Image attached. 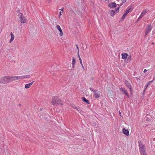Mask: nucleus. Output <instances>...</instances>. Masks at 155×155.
<instances>
[{"instance_id":"f257e3e1","label":"nucleus","mask_w":155,"mask_h":155,"mask_svg":"<svg viewBox=\"0 0 155 155\" xmlns=\"http://www.w3.org/2000/svg\"><path fill=\"white\" fill-rule=\"evenodd\" d=\"M9 83L20 79L29 78H30V75H27L21 76H8Z\"/></svg>"},{"instance_id":"f03ea898","label":"nucleus","mask_w":155,"mask_h":155,"mask_svg":"<svg viewBox=\"0 0 155 155\" xmlns=\"http://www.w3.org/2000/svg\"><path fill=\"white\" fill-rule=\"evenodd\" d=\"M51 104L53 105L57 104L62 106L63 105V103L61 100L56 97H52Z\"/></svg>"},{"instance_id":"7ed1b4c3","label":"nucleus","mask_w":155,"mask_h":155,"mask_svg":"<svg viewBox=\"0 0 155 155\" xmlns=\"http://www.w3.org/2000/svg\"><path fill=\"white\" fill-rule=\"evenodd\" d=\"M140 153L146 152L145 149V146L140 141H138Z\"/></svg>"},{"instance_id":"20e7f679","label":"nucleus","mask_w":155,"mask_h":155,"mask_svg":"<svg viewBox=\"0 0 155 155\" xmlns=\"http://www.w3.org/2000/svg\"><path fill=\"white\" fill-rule=\"evenodd\" d=\"M0 83L6 84L9 83L8 76H5L0 78Z\"/></svg>"},{"instance_id":"39448f33","label":"nucleus","mask_w":155,"mask_h":155,"mask_svg":"<svg viewBox=\"0 0 155 155\" xmlns=\"http://www.w3.org/2000/svg\"><path fill=\"white\" fill-rule=\"evenodd\" d=\"M152 28L150 25H147L145 29V35H147L148 33L151 31Z\"/></svg>"},{"instance_id":"423d86ee","label":"nucleus","mask_w":155,"mask_h":155,"mask_svg":"<svg viewBox=\"0 0 155 155\" xmlns=\"http://www.w3.org/2000/svg\"><path fill=\"white\" fill-rule=\"evenodd\" d=\"M125 84L127 87L130 90L131 93H132V88L130 84L127 81H125Z\"/></svg>"},{"instance_id":"0eeeda50","label":"nucleus","mask_w":155,"mask_h":155,"mask_svg":"<svg viewBox=\"0 0 155 155\" xmlns=\"http://www.w3.org/2000/svg\"><path fill=\"white\" fill-rule=\"evenodd\" d=\"M19 21L21 23H25L27 21V19L23 15H21L20 17Z\"/></svg>"},{"instance_id":"6e6552de","label":"nucleus","mask_w":155,"mask_h":155,"mask_svg":"<svg viewBox=\"0 0 155 155\" xmlns=\"http://www.w3.org/2000/svg\"><path fill=\"white\" fill-rule=\"evenodd\" d=\"M92 91L94 94V97L96 98H98L100 97V94L99 92H97V90H92Z\"/></svg>"},{"instance_id":"1a4fd4ad","label":"nucleus","mask_w":155,"mask_h":155,"mask_svg":"<svg viewBox=\"0 0 155 155\" xmlns=\"http://www.w3.org/2000/svg\"><path fill=\"white\" fill-rule=\"evenodd\" d=\"M56 27L57 29L60 32V36H62L63 35V32L60 26L59 25H57L56 26Z\"/></svg>"},{"instance_id":"9d476101","label":"nucleus","mask_w":155,"mask_h":155,"mask_svg":"<svg viewBox=\"0 0 155 155\" xmlns=\"http://www.w3.org/2000/svg\"><path fill=\"white\" fill-rule=\"evenodd\" d=\"M108 7L111 8H114L117 6L116 4L114 2H110L108 4Z\"/></svg>"},{"instance_id":"9b49d317","label":"nucleus","mask_w":155,"mask_h":155,"mask_svg":"<svg viewBox=\"0 0 155 155\" xmlns=\"http://www.w3.org/2000/svg\"><path fill=\"white\" fill-rule=\"evenodd\" d=\"M120 91L123 92L124 94H126L128 97H129V95L128 93L126 91L125 89L124 88L121 87L120 89Z\"/></svg>"},{"instance_id":"f8f14e48","label":"nucleus","mask_w":155,"mask_h":155,"mask_svg":"<svg viewBox=\"0 0 155 155\" xmlns=\"http://www.w3.org/2000/svg\"><path fill=\"white\" fill-rule=\"evenodd\" d=\"M148 10L147 9L143 10L140 15V17H143L148 12Z\"/></svg>"},{"instance_id":"ddd939ff","label":"nucleus","mask_w":155,"mask_h":155,"mask_svg":"<svg viewBox=\"0 0 155 155\" xmlns=\"http://www.w3.org/2000/svg\"><path fill=\"white\" fill-rule=\"evenodd\" d=\"M122 132L126 136H128L129 135V132L128 130L123 128L122 129Z\"/></svg>"},{"instance_id":"4468645a","label":"nucleus","mask_w":155,"mask_h":155,"mask_svg":"<svg viewBox=\"0 0 155 155\" xmlns=\"http://www.w3.org/2000/svg\"><path fill=\"white\" fill-rule=\"evenodd\" d=\"M134 9V8L132 6L130 5L126 9V10L129 13L131 12Z\"/></svg>"},{"instance_id":"2eb2a0df","label":"nucleus","mask_w":155,"mask_h":155,"mask_svg":"<svg viewBox=\"0 0 155 155\" xmlns=\"http://www.w3.org/2000/svg\"><path fill=\"white\" fill-rule=\"evenodd\" d=\"M11 38L9 41V42L11 43L15 39V36L12 32L10 33Z\"/></svg>"},{"instance_id":"dca6fc26","label":"nucleus","mask_w":155,"mask_h":155,"mask_svg":"<svg viewBox=\"0 0 155 155\" xmlns=\"http://www.w3.org/2000/svg\"><path fill=\"white\" fill-rule=\"evenodd\" d=\"M33 83V81L32 82H31L30 83H29L28 84H26L25 85V87L26 89H28L32 85Z\"/></svg>"},{"instance_id":"f3484780","label":"nucleus","mask_w":155,"mask_h":155,"mask_svg":"<svg viewBox=\"0 0 155 155\" xmlns=\"http://www.w3.org/2000/svg\"><path fill=\"white\" fill-rule=\"evenodd\" d=\"M109 13L110 15L112 17H113L115 14V12L113 10H110L109 11Z\"/></svg>"},{"instance_id":"a211bd4d","label":"nucleus","mask_w":155,"mask_h":155,"mask_svg":"<svg viewBox=\"0 0 155 155\" xmlns=\"http://www.w3.org/2000/svg\"><path fill=\"white\" fill-rule=\"evenodd\" d=\"M128 54L127 53H123L121 54L122 58L123 59H126L128 57Z\"/></svg>"},{"instance_id":"6ab92c4d","label":"nucleus","mask_w":155,"mask_h":155,"mask_svg":"<svg viewBox=\"0 0 155 155\" xmlns=\"http://www.w3.org/2000/svg\"><path fill=\"white\" fill-rule=\"evenodd\" d=\"M153 80H152L151 81H149L145 85V87L144 88V90H143V92L144 93L145 91L146 90L147 87H148L149 85H150V84L153 82Z\"/></svg>"},{"instance_id":"aec40b11","label":"nucleus","mask_w":155,"mask_h":155,"mask_svg":"<svg viewBox=\"0 0 155 155\" xmlns=\"http://www.w3.org/2000/svg\"><path fill=\"white\" fill-rule=\"evenodd\" d=\"M72 68H74L75 67L74 65H75V60L74 57H73V58H72Z\"/></svg>"},{"instance_id":"412c9836","label":"nucleus","mask_w":155,"mask_h":155,"mask_svg":"<svg viewBox=\"0 0 155 155\" xmlns=\"http://www.w3.org/2000/svg\"><path fill=\"white\" fill-rule=\"evenodd\" d=\"M117 5L119 6V7H117V8H116L115 9V13H118L119 12V9L120 8V5L119 4H117Z\"/></svg>"},{"instance_id":"4be33fe9","label":"nucleus","mask_w":155,"mask_h":155,"mask_svg":"<svg viewBox=\"0 0 155 155\" xmlns=\"http://www.w3.org/2000/svg\"><path fill=\"white\" fill-rule=\"evenodd\" d=\"M82 100L84 102H86L87 104H89L90 103L89 102L88 100L85 97H83L82 99Z\"/></svg>"},{"instance_id":"5701e85b","label":"nucleus","mask_w":155,"mask_h":155,"mask_svg":"<svg viewBox=\"0 0 155 155\" xmlns=\"http://www.w3.org/2000/svg\"><path fill=\"white\" fill-rule=\"evenodd\" d=\"M78 58H79V60L80 61V64H82V60L80 56V55L79 54V53H78Z\"/></svg>"},{"instance_id":"b1692460","label":"nucleus","mask_w":155,"mask_h":155,"mask_svg":"<svg viewBox=\"0 0 155 155\" xmlns=\"http://www.w3.org/2000/svg\"><path fill=\"white\" fill-rule=\"evenodd\" d=\"M127 0H122L121 3L120 4V6H121L124 4L126 2Z\"/></svg>"},{"instance_id":"393cba45","label":"nucleus","mask_w":155,"mask_h":155,"mask_svg":"<svg viewBox=\"0 0 155 155\" xmlns=\"http://www.w3.org/2000/svg\"><path fill=\"white\" fill-rule=\"evenodd\" d=\"M140 155H147L146 152L140 153Z\"/></svg>"},{"instance_id":"a878e982","label":"nucleus","mask_w":155,"mask_h":155,"mask_svg":"<svg viewBox=\"0 0 155 155\" xmlns=\"http://www.w3.org/2000/svg\"><path fill=\"white\" fill-rule=\"evenodd\" d=\"M132 59V57L131 55H129L128 57L127 60L129 61H130Z\"/></svg>"},{"instance_id":"bb28decb","label":"nucleus","mask_w":155,"mask_h":155,"mask_svg":"<svg viewBox=\"0 0 155 155\" xmlns=\"http://www.w3.org/2000/svg\"><path fill=\"white\" fill-rule=\"evenodd\" d=\"M76 109L79 112H81L82 111V110L79 108L75 107Z\"/></svg>"},{"instance_id":"cd10ccee","label":"nucleus","mask_w":155,"mask_h":155,"mask_svg":"<svg viewBox=\"0 0 155 155\" xmlns=\"http://www.w3.org/2000/svg\"><path fill=\"white\" fill-rule=\"evenodd\" d=\"M127 15H125V14H124L123 15L122 17V19H124L126 17V16Z\"/></svg>"},{"instance_id":"c85d7f7f","label":"nucleus","mask_w":155,"mask_h":155,"mask_svg":"<svg viewBox=\"0 0 155 155\" xmlns=\"http://www.w3.org/2000/svg\"><path fill=\"white\" fill-rule=\"evenodd\" d=\"M62 14V12H59V18H60L61 17L60 16Z\"/></svg>"},{"instance_id":"c756f323","label":"nucleus","mask_w":155,"mask_h":155,"mask_svg":"<svg viewBox=\"0 0 155 155\" xmlns=\"http://www.w3.org/2000/svg\"><path fill=\"white\" fill-rule=\"evenodd\" d=\"M128 13H129V12L127 11V10H126V11L124 12V14H125V15H127V14Z\"/></svg>"},{"instance_id":"7c9ffc66","label":"nucleus","mask_w":155,"mask_h":155,"mask_svg":"<svg viewBox=\"0 0 155 155\" xmlns=\"http://www.w3.org/2000/svg\"><path fill=\"white\" fill-rule=\"evenodd\" d=\"M143 17H140V15L139 17V18H138V19H137V21L139 20H140Z\"/></svg>"},{"instance_id":"2f4dec72","label":"nucleus","mask_w":155,"mask_h":155,"mask_svg":"<svg viewBox=\"0 0 155 155\" xmlns=\"http://www.w3.org/2000/svg\"><path fill=\"white\" fill-rule=\"evenodd\" d=\"M76 46L78 50V53H79V48H78L77 45H76Z\"/></svg>"},{"instance_id":"473e14b6","label":"nucleus","mask_w":155,"mask_h":155,"mask_svg":"<svg viewBox=\"0 0 155 155\" xmlns=\"http://www.w3.org/2000/svg\"><path fill=\"white\" fill-rule=\"evenodd\" d=\"M147 71V70L146 69H145L143 71V72L146 73Z\"/></svg>"},{"instance_id":"72a5a7b5","label":"nucleus","mask_w":155,"mask_h":155,"mask_svg":"<svg viewBox=\"0 0 155 155\" xmlns=\"http://www.w3.org/2000/svg\"><path fill=\"white\" fill-rule=\"evenodd\" d=\"M82 66V68L83 69H84V67L83 65V64H81Z\"/></svg>"},{"instance_id":"f704fd0d","label":"nucleus","mask_w":155,"mask_h":155,"mask_svg":"<svg viewBox=\"0 0 155 155\" xmlns=\"http://www.w3.org/2000/svg\"><path fill=\"white\" fill-rule=\"evenodd\" d=\"M60 10H61L62 12H63V8H62L61 9H60Z\"/></svg>"},{"instance_id":"c9c22d12","label":"nucleus","mask_w":155,"mask_h":155,"mask_svg":"<svg viewBox=\"0 0 155 155\" xmlns=\"http://www.w3.org/2000/svg\"><path fill=\"white\" fill-rule=\"evenodd\" d=\"M49 1V2L48 3H49L51 0H48Z\"/></svg>"},{"instance_id":"e433bc0d","label":"nucleus","mask_w":155,"mask_h":155,"mask_svg":"<svg viewBox=\"0 0 155 155\" xmlns=\"http://www.w3.org/2000/svg\"><path fill=\"white\" fill-rule=\"evenodd\" d=\"M152 44H154L153 42H152Z\"/></svg>"}]
</instances>
